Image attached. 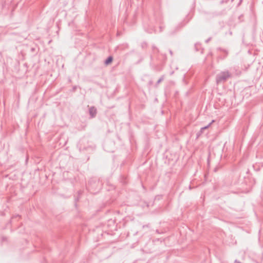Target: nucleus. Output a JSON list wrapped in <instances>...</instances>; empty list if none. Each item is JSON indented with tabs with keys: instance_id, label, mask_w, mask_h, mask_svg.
<instances>
[{
	"instance_id": "f257e3e1",
	"label": "nucleus",
	"mask_w": 263,
	"mask_h": 263,
	"mask_svg": "<svg viewBox=\"0 0 263 263\" xmlns=\"http://www.w3.org/2000/svg\"><path fill=\"white\" fill-rule=\"evenodd\" d=\"M102 182L96 177L91 178L86 185L87 190L92 194H97L102 189Z\"/></svg>"
},
{
	"instance_id": "f03ea898",
	"label": "nucleus",
	"mask_w": 263,
	"mask_h": 263,
	"mask_svg": "<svg viewBox=\"0 0 263 263\" xmlns=\"http://www.w3.org/2000/svg\"><path fill=\"white\" fill-rule=\"evenodd\" d=\"M77 147L80 152L90 151L93 149V146L89 144L86 138H82L77 144Z\"/></svg>"
},
{
	"instance_id": "7ed1b4c3",
	"label": "nucleus",
	"mask_w": 263,
	"mask_h": 263,
	"mask_svg": "<svg viewBox=\"0 0 263 263\" xmlns=\"http://www.w3.org/2000/svg\"><path fill=\"white\" fill-rule=\"evenodd\" d=\"M231 73L228 70L221 71L216 76V82L217 85L224 83L231 77Z\"/></svg>"
},
{
	"instance_id": "20e7f679",
	"label": "nucleus",
	"mask_w": 263,
	"mask_h": 263,
	"mask_svg": "<svg viewBox=\"0 0 263 263\" xmlns=\"http://www.w3.org/2000/svg\"><path fill=\"white\" fill-rule=\"evenodd\" d=\"M214 122V120H212L209 124H208L207 125L204 126V127H202L200 128V130L196 134V136H197V138H198L203 133H204V131L205 130V129H207L211 125V124Z\"/></svg>"
},
{
	"instance_id": "39448f33",
	"label": "nucleus",
	"mask_w": 263,
	"mask_h": 263,
	"mask_svg": "<svg viewBox=\"0 0 263 263\" xmlns=\"http://www.w3.org/2000/svg\"><path fill=\"white\" fill-rule=\"evenodd\" d=\"M97 113V109L95 106H91L89 108V114L90 118H93L96 117Z\"/></svg>"
},
{
	"instance_id": "423d86ee",
	"label": "nucleus",
	"mask_w": 263,
	"mask_h": 263,
	"mask_svg": "<svg viewBox=\"0 0 263 263\" xmlns=\"http://www.w3.org/2000/svg\"><path fill=\"white\" fill-rule=\"evenodd\" d=\"M157 22L160 25L159 26V32H162L164 29L165 26L163 25L164 22L161 17H159L158 20H156Z\"/></svg>"
},
{
	"instance_id": "0eeeda50",
	"label": "nucleus",
	"mask_w": 263,
	"mask_h": 263,
	"mask_svg": "<svg viewBox=\"0 0 263 263\" xmlns=\"http://www.w3.org/2000/svg\"><path fill=\"white\" fill-rule=\"evenodd\" d=\"M194 48L196 51H199L201 53H203V49L202 48L201 44L199 43L195 44Z\"/></svg>"
},
{
	"instance_id": "6e6552de",
	"label": "nucleus",
	"mask_w": 263,
	"mask_h": 263,
	"mask_svg": "<svg viewBox=\"0 0 263 263\" xmlns=\"http://www.w3.org/2000/svg\"><path fill=\"white\" fill-rule=\"evenodd\" d=\"M113 61V58L112 56H109L107 58V59L104 61V64L106 65H108L110 64Z\"/></svg>"
},
{
	"instance_id": "1a4fd4ad",
	"label": "nucleus",
	"mask_w": 263,
	"mask_h": 263,
	"mask_svg": "<svg viewBox=\"0 0 263 263\" xmlns=\"http://www.w3.org/2000/svg\"><path fill=\"white\" fill-rule=\"evenodd\" d=\"M120 181L123 184L127 183V177L125 175H121L120 178Z\"/></svg>"
},
{
	"instance_id": "9d476101",
	"label": "nucleus",
	"mask_w": 263,
	"mask_h": 263,
	"mask_svg": "<svg viewBox=\"0 0 263 263\" xmlns=\"http://www.w3.org/2000/svg\"><path fill=\"white\" fill-rule=\"evenodd\" d=\"M145 30L148 33H153V32H156V30L154 28H151L147 29L145 28Z\"/></svg>"
},
{
	"instance_id": "9b49d317",
	"label": "nucleus",
	"mask_w": 263,
	"mask_h": 263,
	"mask_svg": "<svg viewBox=\"0 0 263 263\" xmlns=\"http://www.w3.org/2000/svg\"><path fill=\"white\" fill-rule=\"evenodd\" d=\"M164 76L163 75L159 78V79L157 82L156 84H155V87H157L159 84L161 83L164 80Z\"/></svg>"
},
{
	"instance_id": "f8f14e48",
	"label": "nucleus",
	"mask_w": 263,
	"mask_h": 263,
	"mask_svg": "<svg viewBox=\"0 0 263 263\" xmlns=\"http://www.w3.org/2000/svg\"><path fill=\"white\" fill-rule=\"evenodd\" d=\"M178 28H179V26L176 27V28H175V31H170V35H173V34H175V32L178 30Z\"/></svg>"
},
{
	"instance_id": "ddd939ff",
	"label": "nucleus",
	"mask_w": 263,
	"mask_h": 263,
	"mask_svg": "<svg viewBox=\"0 0 263 263\" xmlns=\"http://www.w3.org/2000/svg\"><path fill=\"white\" fill-rule=\"evenodd\" d=\"M147 44L146 42H143L142 44H141V47L142 48H145L147 47Z\"/></svg>"
},
{
	"instance_id": "4468645a",
	"label": "nucleus",
	"mask_w": 263,
	"mask_h": 263,
	"mask_svg": "<svg viewBox=\"0 0 263 263\" xmlns=\"http://www.w3.org/2000/svg\"><path fill=\"white\" fill-rule=\"evenodd\" d=\"M20 217H21V216L20 215H16L12 217V220H13L14 219L17 218L18 217L20 218Z\"/></svg>"
},
{
	"instance_id": "2eb2a0df",
	"label": "nucleus",
	"mask_w": 263,
	"mask_h": 263,
	"mask_svg": "<svg viewBox=\"0 0 263 263\" xmlns=\"http://www.w3.org/2000/svg\"><path fill=\"white\" fill-rule=\"evenodd\" d=\"M228 1H229V0H226V1L222 0L220 1V4H223V3H228Z\"/></svg>"
},
{
	"instance_id": "dca6fc26",
	"label": "nucleus",
	"mask_w": 263,
	"mask_h": 263,
	"mask_svg": "<svg viewBox=\"0 0 263 263\" xmlns=\"http://www.w3.org/2000/svg\"><path fill=\"white\" fill-rule=\"evenodd\" d=\"M152 48L153 50L156 49L157 51V52H159V50L157 48V47L153 45L152 46Z\"/></svg>"
},
{
	"instance_id": "f3484780",
	"label": "nucleus",
	"mask_w": 263,
	"mask_h": 263,
	"mask_svg": "<svg viewBox=\"0 0 263 263\" xmlns=\"http://www.w3.org/2000/svg\"><path fill=\"white\" fill-rule=\"evenodd\" d=\"M77 86H73L72 88V91H75L77 89Z\"/></svg>"
},
{
	"instance_id": "a211bd4d",
	"label": "nucleus",
	"mask_w": 263,
	"mask_h": 263,
	"mask_svg": "<svg viewBox=\"0 0 263 263\" xmlns=\"http://www.w3.org/2000/svg\"><path fill=\"white\" fill-rule=\"evenodd\" d=\"M79 201V197L76 198L74 199V201L76 202L75 205H77L76 202Z\"/></svg>"
},
{
	"instance_id": "6ab92c4d",
	"label": "nucleus",
	"mask_w": 263,
	"mask_h": 263,
	"mask_svg": "<svg viewBox=\"0 0 263 263\" xmlns=\"http://www.w3.org/2000/svg\"><path fill=\"white\" fill-rule=\"evenodd\" d=\"M78 193L79 196H80L82 194V191H78Z\"/></svg>"
},
{
	"instance_id": "aec40b11",
	"label": "nucleus",
	"mask_w": 263,
	"mask_h": 263,
	"mask_svg": "<svg viewBox=\"0 0 263 263\" xmlns=\"http://www.w3.org/2000/svg\"><path fill=\"white\" fill-rule=\"evenodd\" d=\"M211 37L208 39L206 40H205V43H208L211 40Z\"/></svg>"
},
{
	"instance_id": "412c9836",
	"label": "nucleus",
	"mask_w": 263,
	"mask_h": 263,
	"mask_svg": "<svg viewBox=\"0 0 263 263\" xmlns=\"http://www.w3.org/2000/svg\"><path fill=\"white\" fill-rule=\"evenodd\" d=\"M169 52L170 53V54L172 56L173 53V51L171 50H169Z\"/></svg>"
},
{
	"instance_id": "4be33fe9",
	"label": "nucleus",
	"mask_w": 263,
	"mask_h": 263,
	"mask_svg": "<svg viewBox=\"0 0 263 263\" xmlns=\"http://www.w3.org/2000/svg\"><path fill=\"white\" fill-rule=\"evenodd\" d=\"M148 227V224H147V225H144V226H143V228H145V227Z\"/></svg>"
},
{
	"instance_id": "5701e85b",
	"label": "nucleus",
	"mask_w": 263,
	"mask_h": 263,
	"mask_svg": "<svg viewBox=\"0 0 263 263\" xmlns=\"http://www.w3.org/2000/svg\"><path fill=\"white\" fill-rule=\"evenodd\" d=\"M242 1V0H240V1H239V3H238V5H240V4L241 3Z\"/></svg>"
},
{
	"instance_id": "b1692460",
	"label": "nucleus",
	"mask_w": 263,
	"mask_h": 263,
	"mask_svg": "<svg viewBox=\"0 0 263 263\" xmlns=\"http://www.w3.org/2000/svg\"><path fill=\"white\" fill-rule=\"evenodd\" d=\"M142 60H143V59L142 58L140 60H139V61H138V62H137V63H140V62L142 61Z\"/></svg>"
},
{
	"instance_id": "393cba45",
	"label": "nucleus",
	"mask_w": 263,
	"mask_h": 263,
	"mask_svg": "<svg viewBox=\"0 0 263 263\" xmlns=\"http://www.w3.org/2000/svg\"><path fill=\"white\" fill-rule=\"evenodd\" d=\"M4 215V212H2V213L1 214V216H3Z\"/></svg>"
},
{
	"instance_id": "a878e982",
	"label": "nucleus",
	"mask_w": 263,
	"mask_h": 263,
	"mask_svg": "<svg viewBox=\"0 0 263 263\" xmlns=\"http://www.w3.org/2000/svg\"><path fill=\"white\" fill-rule=\"evenodd\" d=\"M152 83H153V82H152V81H149V83L150 84H152Z\"/></svg>"
},
{
	"instance_id": "bb28decb",
	"label": "nucleus",
	"mask_w": 263,
	"mask_h": 263,
	"mask_svg": "<svg viewBox=\"0 0 263 263\" xmlns=\"http://www.w3.org/2000/svg\"><path fill=\"white\" fill-rule=\"evenodd\" d=\"M173 73H174V71H172V72H171V73H170V74L172 75V74H173Z\"/></svg>"
},
{
	"instance_id": "cd10ccee",
	"label": "nucleus",
	"mask_w": 263,
	"mask_h": 263,
	"mask_svg": "<svg viewBox=\"0 0 263 263\" xmlns=\"http://www.w3.org/2000/svg\"><path fill=\"white\" fill-rule=\"evenodd\" d=\"M5 239H6V238H4H4H3V241H4Z\"/></svg>"
},
{
	"instance_id": "c85d7f7f",
	"label": "nucleus",
	"mask_w": 263,
	"mask_h": 263,
	"mask_svg": "<svg viewBox=\"0 0 263 263\" xmlns=\"http://www.w3.org/2000/svg\"><path fill=\"white\" fill-rule=\"evenodd\" d=\"M151 60H152V59H153V57L152 55H151Z\"/></svg>"
},
{
	"instance_id": "c756f323",
	"label": "nucleus",
	"mask_w": 263,
	"mask_h": 263,
	"mask_svg": "<svg viewBox=\"0 0 263 263\" xmlns=\"http://www.w3.org/2000/svg\"><path fill=\"white\" fill-rule=\"evenodd\" d=\"M142 187H143V188L144 189H145V187H144L143 185H142Z\"/></svg>"
}]
</instances>
